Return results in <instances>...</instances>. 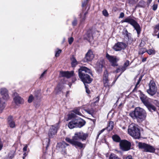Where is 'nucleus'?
<instances>
[{"instance_id": "nucleus-1", "label": "nucleus", "mask_w": 159, "mask_h": 159, "mask_svg": "<svg viewBox=\"0 0 159 159\" xmlns=\"http://www.w3.org/2000/svg\"><path fill=\"white\" fill-rule=\"evenodd\" d=\"M87 136V134L84 133L82 132H77L75 133L74 136L73 137L72 139L66 138L65 140L66 142L70 143L76 147H78L81 148L85 147V144L78 141L77 140L79 139L82 140H85Z\"/></svg>"}, {"instance_id": "nucleus-2", "label": "nucleus", "mask_w": 159, "mask_h": 159, "mask_svg": "<svg viewBox=\"0 0 159 159\" xmlns=\"http://www.w3.org/2000/svg\"><path fill=\"white\" fill-rule=\"evenodd\" d=\"M147 113L143 108L138 107L135 108L133 111L129 113L130 116L134 119L140 123L144 120L147 116Z\"/></svg>"}, {"instance_id": "nucleus-3", "label": "nucleus", "mask_w": 159, "mask_h": 159, "mask_svg": "<svg viewBox=\"0 0 159 159\" xmlns=\"http://www.w3.org/2000/svg\"><path fill=\"white\" fill-rule=\"evenodd\" d=\"M89 74L92 76L90 69L86 67L82 66L79 70V75L84 84L85 83L89 84L92 81V79L88 74Z\"/></svg>"}, {"instance_id": "nucleus-4", "label": "nucleus", "mask_w": 159, "mask_h": 159, "mask_svg": "<svg viewBox=\"0 0 159 159\" xmlns=\"http://www.w3.org/2000/svg\"><path fill=\"white\" fill-rule=\"evenodd\" d=\"M85 121L80 118L73 119L68 125V127L70 129L75 128H81L85 124Z\"/></svg>"}, {"instance_id": "nucleus-5", "label": "nucleus", "mask_w": 159, "mask_h": 159, "mask_svg": "<svg viewBox=\"0 0 159 159\" xmlns=\"http://www.w3.org/2000/svg\"><path fill=\"white\" fill-rule=\"evenodd\" d=\"M128 133L130 135L135 139H139L140 138V130L134 124H131L129 126Z\"/></svg>"}, {"instance_id": "nucleus-6", "label": "nucleus", "mask_w": 159, "mask_h": 159, "mask_svg": "<svg viewBox=\"0 0 159 159\" xmlns=\"http://www.w3.org/2000/svg\"><path fill=\"white\" fill-rule=\"evenodd\" d=\"M148 86L149 88L147 90V93L151 96H154L156 94L157 89V87L154 81L151 80Z\"/></svg>"}, {"instance_id": "nucleus-7", "label": "nucleus", "mask_w": 159, "mask_h": 159, "mask_svg": "<svg viewBox=\"0 0 159 159\" xmlns=\"http://www.w3.org/2000/svg\"><path fill=\"white\" fill-rule=\"evenodd\" d=\"M123 22H127L129 23L132 25L136 30L138 34H139L140 32V26L139 24L133 19L128 17L125 19L123 21Z\"/></svg>"}, {"instance_id": "nucleus-8", "label": "nucleus", "mask_w": 159, "mask_h": 159, "mask_svg": "<svg viewBox=\"0 0 159 159\" xmlns=\"http://www.w3.org/2000/svg\"><path fill=\"white\" fill-rule=\"evenodd\" d=\"M139 146L140 148L146 152H153L155 151V149L153 146L145 143H139Z\"/></svg>"}, {"instance_id": "nucleus-9", "label": "nucleus", "mask_w": 159, "mask_h": 159, "mask_svg": "<svg viewBox=\"0 0 159 159\" xmlns=\"http://www.w3.org/2000/svg\"><path fill=\"white\" fill-rule=\"evenodd\" d=\"M58 124H56L51 126L48 132V136L49 138H53L56 134L57 131L59 128Z\"/></svg>"}, {"instance_id": "nucleus-10", "label": "nucleus", "mask_w": 159, "mask_h": 159, "mask_svg": "<svg viewBox=\"0 0 159 159\" xmlns=\"http://www.w3.org/2000/svg\"><path fill=\"white\" fill-rule=\"evenodd\" d=\"M121 149L124 151H127L130 148L131 144L130 142L126 140H122L120 143Z\"/></svg>"}, {"instance_id": "nucleus-11", "label": "nucleus", "mask_w": 159, "mask_h": 159, "mask_svg": "<svg viewBox=\"0 0 159 159\" xmlns=\"http://www.w3.org/2000/svg\"><path fill=\"white\" fill-rule=\"evenodd\" d=\"M108 76V72L107 70H106L104 72L103 78V82L104 86L105 87L108 88L109 89H110L112 85H110L109 84Z\"/></svg>"}, {"instance_id": "nucleus-12", "label": "nucleus", "mask_w": 159, "mask_h": 159, "mask_svg": "<svg viewBox=\"0 0 159 159\" xmlns=\"http://www.w3.org/2000/svg\"><path fill=\"white\" fill-rule=\"evenodd\" d=\"M126 47V45L125 43L118 42L115 44L113 48L115 51H118L124 49Z\"/></svg>"}, {"instance_id": "nucleus-13", "label": "nucleus", "mask_w": 159, "mask_h": 159, "mask_svg": "<svg viewBox=\"0 0 159 159\" xmlns=\"http://www.w3.org/2000/svg\"><path fill=\"white\" fill-rule=\"evenodd\" d=\"M106 57L111 63L113 66H117V62L119 60V59L116 58V57L110 56L108 53H107L106 54Z\"/></svg>"}, {"instance_id": "nucleus-14", "label": "nucleus", "mask_w": 159, "mask_h": 159, "mask_svg": "<svg viewBox=\"0 0 159 159\" xmlns=\"http://www.w3.org/2000/svg\"><path fill=\"white\" fill-rule=\"evenodd\" d=\"M14 101L15 104L17 105L23 104L24 101L23 98L19 96L17 93L15 92L13 93Z\"/></svg>"}, {"instance_id": "nucleus-15", "label": "nucleus", "mask_w": 159, "mask_h": 159, "mask_svg": "<svg viewBox=\"0 0 159 159\" xmlns=\"http://www.w3.org/2000/svg\"><path fill=\"white\" fill-rule=\"evenodd\" d=\"M94 57V55L92 51L90 50L86 54L85 57L83 59V61L84 62L91 61L93 58Z\"/></svg>"}, {"instance_id": "nucleus-16", "label": "nucleus", "mask_w": 159, "mask_h": 159, "mask_svg": "<svg viewBox=\"0 0 159 159\" xmlns=\"http://www.w3.org/2000/svg\"><path fill=\"white\" fill-rule=\"evenodd\" d=\"M0 93L2 95V98L5 100H8L9 98L8 91L5 88H2L0 89Z\"/></svg>"}, {"instance_id": "nucleus-17", "label": "nucleus", "mask_w": 159, "mask_h": 159, "mask_svg": "<svg viewBox=\"0 0 159 159\" xmlns=\"http://www.w3.org/2000/svg\"><path fill=\"white\" fill-rule=\"evenodd\" d=\"M140 99L144 105L147 104L149 102V98L145 95L141 93L140 96Z\"/></svg>"}, {"instance_id": "nucleus-18", "label": "nucleus", "mask_w": 159, "mask_h": 159, "mask_svg": "<svg viewBox=\"0 0 159 159\" xmlns=\"http://www.w3.org/2000/svg\"><path fill=\"white\" fill-rule=\"evenodd\" d=\"M84 38L85 39L87 40L90 42L92 41L93 38L91 31V30L88 31L84 35Z\"/></svg>"}, {"instance_id": "nucleus-19", "label": "nucleus", "mask_w": 159, "mask_h": 159, "mask_svg": "<svg viewBox=\"0 0 159 159\" xmlns=\"http://www.w3.org/2000/svg\"><path fill=\"white\" fill-rule=\"evenodd\" d=\"M104 61L103 60H101L98 61L96 63V68L97 70L99 71H102V68L103 66Z\"/></svg>"}, {"instance_id": "nucleus-20", "label": "nucleus", "mask_w": 159, "mask_h": 159, "mask_svg": "<svg viewBox=\"0 0 159 159\" xmlns=\"http://www.w3.org/2000/svg\"><path fill=\"white\" fill-rule=\"evenodd\" d=\"M61 75L64 77H66L67 78H70L73 75V72L71 71L70 72L68 71L61 72Z\"/></svg>"}, {"instance_id": "nucleus-21", "label": "nucleus", "mask_w": 159, "mask_h": 159, "mask_svg": "<svg viewBox=\"0 0 159 159\" xmlns=\"http://www.w3.org/2000/svg\"><path fill=\"white\" fill-rule=\"evenodd\" d=\"M145 106L150 111H155L156 110V108L155 107L150 103L149 102Z\"/></svg>"}, {"instance_id": "nucleus-22", "label": "nucleus", "mask_w": 159, "mask_h": 159, "mask_svg": "<svg viewBox=\"0 0 159 159\" xmlns=\"http://www.w3.org/2000/svg\"><path fill=\"white\" fill-rule=\"evenodd\" d=\"M8 123L10 127L13 128L15 127V123L13 120L12 117L10 116L8 119Z\"/></svg>"}, {"instance_id": "nucleus-23", "label": "nucleus", "mask_w": 159, "mask_h": 159, "mask_svg": "<svg viewBox=\"0 0 159 159\" xmlns=\"http://www.w3.org/2000/svg\"><path fill=\"white\" fill-rule=\"evenodd\" d=\"M129 65V61L128 60H127L124 63L123 66L121 67V73H123L125 71L127 67H128Z\"/></svg>"}, {"instance_id": "nucleus-24", "label": "nucleus", "mask_w": 159, "mask_h": 159, "mask_svg": "<svg viewBox=\"0 0 159 159\" xmlns=\"http://www.w3.org/2000/svg\"><path fill=\"white\" fill-rule=\"evenodd\" d=\"M50 141V139L48 138H46L43 140V145L44 147H46L47 149V148L49 146Z\"/></svg>"}, {"instance_id": "nucleus-25", "label": "nucleus", "mask_w": 159, "mask_h": 159, "mask_svg": "<svg viewBox=\"0 0 159 159\" xmlns=\"http://www.w3.org/2000/svg\"><path fill=\"white\" fill-rule=\"evenodd\" d=\"M71 66L72 67H75L78 64L77 61L74 56H73L71 58Z\"/></svg>"}, {"instance_id": "nucleus-26", "label": "nucleus", "mask_w": 159, "mask_h": 159, "mask_svg": "<svg viewBox=\"0 0 159 159\" xmlns=\"http://www.w3.org/2000/svg\"><path fill=\"white\" fill-rule=\"evenodd\" d=\"M113 127V122L112 121H110L107 127L106 128V129L108 131H111L112 130Z\"/></svg>"}, {"instance_id": "nucleus-27", "label": "nucleus", "mask_w": 159, "mask_h": 159, "mask_svg": "<svg viewBox=\"0 0 159 159\" xmlns=\"http://www.w3.org/2000/svg\"><path fill=\"white\" fill-rule=\"evenodd\" d=\"M112 139L113 140L116 142H120V137L117 135H114L112 136Z\"/></svg>"}, {"instance_id": "nucleus-28", "label": "nucleus", "mask_w": 159, "mask_h": 159, "mask_svg": "<svg viewBox=\"0 0 159 159\" xmlns=\"http://www.w3.org/2000/svg\"><path fill=\"white\" fill-rule=\"evenodd\" d=\"M145 2L144 1L141 0V1H139L138 4H137L136 7H144L145 6Z\"/></svg>"}, {"instance_id": "nucleus-29", "label": "nucleus", "mask_w": 159, "mask_h": 159, "mask_svg": "<svg viewBox=\"0 0 159 159\" xmlns=\"http://www.w3.org/2000/svg\"><path fill=\"white\" fill-rule=\"evenodd\" d=\"M76 115L74 112L71 113L68 115V120H70V119L77 118L76 117Z\"/></svg>"}, {"instance_id": "nucleus-30", "label": "nucleus", "mask_w": 159, "mask_h": 159, "mask_svg": "<svg viewBox=\"0 0 159 159\" xmlns=\"http://www.w3.org/2000/svg\"><path fill=\"white\" fill-rule=\"evenodd\" d=\"M73 111L75 115L76 114L80 116L82 115L80 111V109L78 108L74 109Z\"/></svg>"}, {"instance_id": "nucleus-31", "label": "nucleus", "mask_w": 159, "mask_h": 159, "mask_svg": "<svg viewBox=\"0 0 159 159\" xmlns=\"http://www.w3.org/2000/svg\"><path fill=\"white\" fill-rule=\"evenodd\" d=\"M109 159H120L115 154L112 153L111 154L109 157Z\"/></svg>"}, {"instance_id": "nucleus-32", "label": "nucleus", "mask_w": 159, "mask_h": 159, "mask_svg": "<svg viewBox=\"0 0 159 159\" xmlns=\"http://www.w3.org/2000/svg\"><path fill=\"white\" fill-rule=\"evenodd\" d=\"M146 52H147V49L145 48H143L139 50V53L140 54H143Z\"/></svg>"}, {"instance_id": "nucleus-33", "label": "nucleus", "mask_w": 159, "mask_h": 159, "mask_svg": "<svg viewBox=\"0 0 159 159\" xmlns=\"http://www.w3.org/2000/svg\"><path fill=\"white\" fill-rule=\"evenodd\" d=\"M147 52L150 55L155 54V50L154 49H150L148 50H147Z\"/></svg>"}, {"instance_id": "nucleus-34", "label": "nucleus", "mask_w": 159, "mask_h": 159, "mask_svg": "<svg viewBox=\"0 0 159 159\" xmlns=\"http://www.w3.org/2000/svg\"><path fill=\"white\" fill-rule=\"evenodd\" d=\"M34 99V97L33 95H31L29 97V99H28V102L29 103H31L32 102Z\"/></svg>"}, {"instance_id": "nucleus-35", "label": "nucleus", "mask_w": 159, "mask_h": 159, "mask_svg": "<svg viewBox=\"0 0 159 159\" xmlns=\"http://www.w3.org/2000/svg\"><path fill=\"white\" fill-rule=\"evenodd\" d=\"M102 14L105 16H108V14L107 11L106 10H104L102 11Z\"/></svg>"}, {"instance_id": "nucleus-36", "label": "nucleus", "mask_w": 159, "mask_h": 159, "mask_svg": "<svg viewBox=\"0 0 159 159\" xmlns=\"http://www.w3.org/2000/svg\"><path fill=\"white\" fill-rule=\"evenodd\" d=\"M61 50L60 49H59L57 51L55 54V56L56 57H58L59 56V54L61 53Z\"/></svg>"}, {"instance_id": "nucleus-37", "label": "nucleus", "mask_w": 159, "mask_h": 159, "mask_svg": "<svg viewBox=\"0 0 159 159\" xmlns=\"http://www.w3.org/2000/svg\"><path fill=\"white\" fill-rule=\"evenodd\" d=\"M128 2L130 4H133L136 3L135 0H128Z\"/></svg>"}, {"instance_id": "nucleus-38", "label": "nucleus", "mask_w": 159, "mask_h": 159, "mask_svg": "<svg viewBox=\"0 0 159 159\" xmlns=\"http://www.w3.org/2000/svg\"><path fill=\"white\" fill-rule=\"evenodd\" d=\"M77 24V20L76 18H75L72 23L73 26H75Z\"/></svg>"}, {"instance_id": "nucleus-39", "label": "nucleus", "mask_w": 159, "mask_h": 159, "mask_svg": "<svg viewBox=\"0 0 159 159\" xmlns=\"http://www.w3.org/2000/svg\"><path fill=\"white\" fill-rule=\"evenodd\" d=\"M73 41V38L72 37H70L68 39V42L69 44H71Z\"/></svg>"}, {"instance_id": "nucleus-40", "label": "nucleus", "mask_w": 159, "mask_h": 159, "mask_svg": "<svg viewBox=\"0 0 159 159\" xmlns=\"http://www.w3.org/2000/svg\"><path fill=\"white\" fill-rule=\"evenodd\" d=\"M141 80V78H139V80H138V82H137V84L135 86L134 89H136L138 85L139 84Z\"/></svg>"}, {"instance_id": "nucleus-41", "label": "nucleus", "mask_w": 159, "mask_h": 159, "mask_svg": "<svg viewBox=\"0 0 159 159\" xmlns=\"http://www.w3.org/2000/svg\"><path fill=\"white\" fill-rule=\"evenodd\" d=\"M3 147V144L0 138V151L2 149Z\"/></svg>"}, {"instance_id": "nucleus-42", "label": "nucleus", "mask_w": 159, "mask_h": 159, "mask_svg": "<svg viewBox=\"0 0 159 159\" xmlns=\"http://www.w3.org/2000/svg\"><path fill=\"white\" fill-rule=\"evenodd\" d=\"M62 89L59 87V86H58L57 88L56 89V90H57V92L58 93L59 92L61 91Z\"/></svg>"}, {"instance_id": "nucleus-43", "label": "nucleus", "mask_w": 159, "mask_h": 159, "mask_svg": "<svg viewBox=\"0 0 159 159\" xmlns=\"http://www.w3.org/2000/svg\"><path fill=\"white\" fill-rule=\"evenodd\" d=\"M87 14V12H86L84 13V17L82 18V20H81V21H84L85 20V18H86V16Z\"/></svg>"}, {"instance_id": "nucleus-44", "label": "nucleus", "mask_w": 159, "mask_h": 159, "mask_svg": "<svg viewBox=\"0 0 159 159\" xmlns=\"http://www.w3.org/2000/svg\"><path fill=\"white\" fill-rule=\"evenodd\" d=\"M89 0H86L84 1V2H83L82 6L83 7H84L86 6L87 3V1Z\"/></svg>"}, {"instance_id": "nucleus-45", "label": "nucleus", "mask_w": 159, "mask_h": 159, "mask_svg": "<svg viewBox=\"0 0 159 159\" xmlns=\"http://www.w3.org/2000/svg\"><path fill=\"white\" fill-rule=\"evenodd\" d=\"M157 4H154L153 6V10L155 11L157 8Z\"/></svg>"}, {"instance_id": "nucleus-46", "label": "nucleus", "mask_w": 159, "mask_h": 159, "mask_svg": "<svg viewBox=\"0 0 159 159\" xmlns=\"http://www.w3.org/2000/svg\"><path fill=\"white\" fill-rule=\"evenodd\" d=\"M124 16V14L123 12H121L120 15V16H119V18H122Z\"/></svg>"}, {"instance_id": "nucleus-47", "label": "nucleus", "mask_w": 159, "mask_h": 159, "mask_svg": "<svg viewBox=\"0 0 159 159\" xmlns=\"http://www.w3.org/2000/svg\"><path fill=\"white\" fill-rule=\"evenodd\" d=\"M27 147L28 145H25V146L23 148L24 152H25L26 151Z\"/></svg>"}, {"instance_id": "nucleus-48", "label": "nucleus", "mask_w": 159, "mask_h": 159, "mask_svg": "<svg viewBox=\"0 0 159 159\" xmlns=\"http://www.w3.org/2000/svg\"><path fill=\"white\" fill-rule=\"evenodd\" d=\"M105 129H102V130H101L100 132H99V134H98V136H97V138H98V137L99 136V135L100 134L102 133L104 131V130H105Z\"/></svg>"}, {"instance_id": "nucleus-49", "label": "nucleus", "mask_w": 159, "mask_h": 159, "mask_svg": "<svg viewBox=\"0 0 159 159\" xmlns=\"http://www.w3.org/2000/svg\"><path fill=\"white\" fill-rule=\"evenodd\" d=\"M46 71H47V70H45L41 74V75L40 77V79L43 77L44 75L46 74Z\"/></svg>"}, {"instance_id": "nucleus-50", "label": "nucleus", "mask_w": 159, "mask_h": 159, "mask_svg": "<svg viewBox=\"0 0 159 159\" xmlns=\"http://www.w3.org/2000/svg\"><path fill=\"white\" fill-rule=\"evenodd\" d=\"M125 159H134L132 157L130 156H128L126 157Z\"/></svg>"}, {"instance_id": "nucleus-51", "label": "nucleus", "mask_w": 159, "mask_h": 159, "mask_svg": "<svg viewBox=\"0 0 159 159\" xmlns=\"http://www.w3.org/2000/svg\"><path fill=\"white\" fill-rule=\"evenodd\" d=\"M121 72V68H118V69H117L116 71V73H118V72Z\"/></svg>"}, {"instance_id": "nucleus-52", "label": "nucleus", "mask_w": 159, "mask_h": 159, "mask_svg": "<svg viewBox=\"0 0 159 159\" xmlns=\"http://www.w3.org/2000/svg\"><path fill=\"white\" fill-rule=\"evenodd\" d=\"M14 157V155H13V153L11 155H10V154H9V158H10V159H11L13 157Z\"/></svg>"}, {"instance_id": "nucleus-53", "label": "nucleus", "mask_w": 159, "mask_h": 159, "mask_svg": "<svg viewBox=\"0 0 159 159\" xmlns=\"http://www.w3.org/2000/svg\"><path fill=\"white\" fill-rule=\"evenodd\" d=\"M27 154L25 152H24V153L23 154V159H24V158L27 155Z\"/></svg>"}, {"instance_id": "nucleus-54", "label": "nucleus", "mask_w": 159, "mask_h": 159, "mask_svg": "<svg viewBox=\"0 0 159 159\" xmlns=\"http://www.w3.org/2000/svg\"><path fill=\"white\" fill-rule=\"evenodd\" d=\"M155 29L157 30H159V24L157 25L156 26Z\"/></svg>"}, {"instance_id": "nucleus-55", "label": "nucleus", "mask_w": 159, "mask_h": 159, "mask_svg": "<svg viewBox=\"0 0 159 159\" xmlns=\"http://www.w3.org/2000/svg\"><path fill=\"white\" fill-rule=\"evenodd\" d=\"M85 88L86 89V92L88 93H89V90H88L87 89V86L85 84Z\"/></svg>"}, {"instance_id": "nucleus-56", "label": "nucleus", "mask_w": 159, "mask_h": 159, "mask_svg": "<svg viewBox=\"0 0 159 159\" xmlns=\"http://www.w3.org/2000/svg\"><path fill=\"white\" fill-rule=\"evenodd\" d=\"M146 58H143L142 60V62H145L146 61Z\"/></svg>"}, {"instance_id": "nucleus-57", "label": "nucleus", "mask_w": 159, "mask_h": 159, "mask_svg": "<svg viewBox=\"0 0 159 159\" xmlns=\"http://www.w3.org/2000/svg\"><path fill=\"white\" fill-rule=\"evenodd\" d=\"M86 111L87 113H88L89 114H91L92 113L89 110H87Z\"/></svg>"}, {"instance_id": "nucleus-58", "label": "nucleus", "mask_w": 159, "mask_h": 159, "mask_svg": "<svg viewBox=\"0 0 159 159\" xmlns=\"http://www.w3.org/2000/svg\"><path fill=\"white\" fill-rule=\"evenodd\" d=\"M152 0H148V4H150L151 3Z\"/></svg>"}, {"instance_id": "nucleus-59", "label": "nucleus", "mask_w": 159, "mask_h": 159, "mask_svg": "<svg viewBox=\"0 0 159 159\" xmlns=\"http://www.w3.org/2000/svg\"><path fill=\"white\" fill-rule=\"evenodd\" d=\"M116 80H115V81H114L112 82V85H113V84H115V82H116Z\"/></svg>"}, {"instance_id": "nucleus-60", "label": "nucleus", "mask_w": 159, "mask_h": 159, "mask_svg": "<svg viewBox=\"0 0 159 159\" xmlns=\"http://www.w3.org/2000/svg\"><path fill=\"white\" fill-rule=\"evenodd\" d=\"M69 91H67V92H66V97H67V95L69 94Z\"/></svg>"}, {"instance_id": "nucleus-61", "label": "nucleus", "mask_w": 159, "mask_h": 159, "mask_svg": "<svg viewBox=\"0 0 159 159\" xmlns=\"http://www.w3.org/2000/svg\"><path fill=\"white\" fill-rule=\"evenodd\" d=\"M64 144L65 145H66V146H69V145L68 144H67V143H64Z\"/></svg>"}, {"instance_id": "nucleus-62", "label": "nucleus", "mask_w": 159, "mask_h": 159, "mask_svg": "<svg viewBox=\"0 0 159 159\" xmlns=\"http://www.w3.org/2000/svg\"><path fill=\"white\" fill-rule=\"evenodd\" d=\"M125 33H126V34H127L128 32L126 30H125Z\"/></svg>"}, {"instance_id": "nucleus-63", "label": "nucleus", "mask_w": 159, "mask_h": 159, "mask_svg": "<svg viewBox=\"0 0 159 159\" xmlns=\"http://www.w3.org/2000/svg\"><path fill=\"white\" fill-rule=\"evenodd\" d=\"M157 36V38H159V33H158Z\"/></svg>"}, {"instance_id": "nucleus-64", "label": "nucleus", "mask_w": 159, "mask_h": 159, "mask_svg": "<svg viewBox=\"0 0 159 159\" xmlns=\"http://www.w3.org/2000/svg\"><path fill=\"white\" fill-rule=\"evenodd\" d=\"M121 105H122V104H121H121H120L119 105V106H121Z\"/></svg>"}]
</instances>
